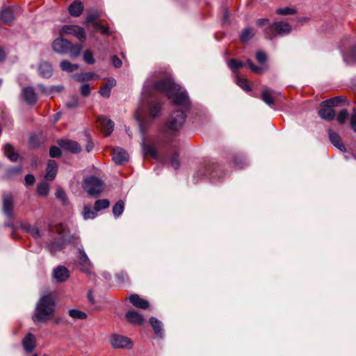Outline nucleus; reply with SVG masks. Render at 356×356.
Wrapping results in <instances>:
<instances>
[{"instance_id": "obj_35", "label": "nucleus", "mask_w": 356, "mask_h": 356, "mask_svg": "<svg viewBox=\"0 0 356 356\" xmlns=\"http://www.w3.org/2000/svg\"><path fill=\"white\" fill-rule=\"evenodd\" d=\"M82 49H83V47L81 44L72 45L70 43V47L69 48V51L67 54H70V56L72 58H75L79 56Z\"/></svg>"}, {"instance_id": "obj_53", "label": "nucleus", "mask_w": 356, "mask_h": 356, "mask_svg": "<svg viewBox=\"0 0 356 356\" xmlns=\"http://www.w3.org/2000/svg\"><path fill=\"white\" fill-rule=\"evenodd\" d=\"M61 154L60 149L59 147L54 146L50 148L49 155L52 158H56L60 156Z\"/></svg>"}, {"instance_id": "obj_34", "label": "nucleus", "mask_w": 356, "mask_h": 356, "mask_svg": "<svg viewBox=\"0 0 356 356\" xmlns=\"http://www.w3.org/2000/svg\"><path fill=\"white\" fill-rule=\"evenodd\" d=\"M124 208V202L122 200L118 201L113 207V213L115 217H119L123 212Z\"/></svg>"}, {"instance_id": "obj_51", "label": "nucleus", "mask_w": 356, "mask_h": 356, "mask_svg": "<svg viewBox=\"0 0 356 356\" xmlns=\"http://www.w3.org/2000/svg\"><path fill=\"white\" fill-rule=\"evenodd\" d=\"M21 171H22V167L21 166H17V167H15V168H10V169H8L7 170L6 176V177L10 178L13 175H14L20 173Z\"/></svg>"}, {"instance_id": "obj_2", "label": "nucleus", "mask_w": 356, "mask_h": 356, "mask_svg": "<svg viewBox=\"0 0 356 356\" xmlns=\"http://www.w3.org/2000/svg\"><path fill=\"white\" fill-rule=\"evenodd\" d=\"M55 311V302L51 296L46 295L40 298L35 307L33 321L44 322L50 320Z\"/></svg>"}, {"instance_id": "obj_21", "label": "nucleus", "mask_w": 356, "mask_h": 356, "mask_svg": "<svg viewBox=\"0 0 356 356\" xmlns=\"http://www.w3.org/2000/svg\"><path fill=\"white\" fill-rule=\"evenodd\" d=\"M38 72L42 78H50L53 73L51 65L45 61L40 63L38 66Z\"/></svg>"}, {"instance_id": "obj_3", "label": "nucleus", "mask_w": 356, "mask_h": 356, "mask_svg": "<svg viewBox=\"0 0 356 356\" xmlns=\"http://www.w3.org/2000/svg\"><path fill=\"white\" fill-rule=\"evenodd\" d=\"M56 232L60 236L62 243L54 242L50 245L51 251H58L63 248V245L67 243H75L79 238L74 235H72L68 227L64 224H60L56 227Z\"/></svg>"}, {"instance_id": "obj_30", "label": "nucleus", "mask_w": 356, "mask_h": 356, "mask_svg": "<svg viewBox=\"0 0 356 356\" xmlns=\"http://www.w3.org/2000/svg\"><path fill=\"white\" fill-rule=\"evenodd\" d=\"M4 154L11 161H16L18 159V154L9 143L6 144L4 147Z\"/></svg>"}, {"instance_id": "obj_41", "label": "nucleus", "mask_w": 356, "mask_h": 356, "mask_svg": "<svg viewBox=\"0 0 356 356\" xmlns=\"http://www.w3.org/2000/svg\"><path fill=\"white\" fill-rule=\"evenodd\" d=\"M69 315L72 318L75 319H85L87 317V315L86 313L78 310V309H70L69 311Z\"/></svg>"}, {"instance_id": "obj_22", "label": "nucleus", "mask_w": 356, "mask_h": 356, "mask_svg": "<svg viewBox=\"0 0 356 356\" xmlns=\"http://www.w3.org/2000/svg\"><path fill=\"white\" fill-rule=\"evenodd\" d=\"M22 345L27 353L31 352L35 347V338L33 334H28L22 340Z\"/></svg>"}, {"instance_id": "obj_33", "label": "nucleus", "mask_w": 356, "mask_h": 356, "mask_svg": "<svg viewBox=\"0 0 356 356\" xmlns=\"http://www.w3.org/2000/svg\"><path fill=\"white\" fill-rule=\"evenodd\" d=\"M143 152L145 155H149L154 159H156L158 156L156 149L150 145H146L144 143L142 144Z\"/></svg>"}, {"instance_id": "obj_38", "label": "nucleus", "mask_w": 356, "mask_h": 356, "mask_svg": "<svg viewBox=\"0 0 356 356\" xmlns=\"http://www.w3.org/2000/svg\"><path fill=\"white\" fill-rule=\"evenodd\" d=\"M161 111V104L157 102L152 103L149 106V115L154 118L157 117Z\"/></svg>"}, {"instance_id": "obj_58", "label": "nucleus", "mask_w": 356, "mask_h": 356, "mask_svg": "<svg viewBox=\"0 0 356 356\" xmlns=\"http://www.w3.org/2000/svg\"><path fill=\"white\" fill-rule=\"evenodd\" d=\"M111 90L109 89L108 87L104 86L100 88L99 92L102 97H108L111 95Z\"/></svg>"}, {"instance_id": "obj_6", "label": "nucleus", "mask_w": 356, "mask_h": 356, "mask_svg": "<svg viewBox=\"0 0 356 356\" xmlns=\"http://www.w3.org/2000/svg\"><path fill=\"white\" fill-rule=\"evenodd\" d=\"M186 120V115L182 111L173 112L169 118L166 126L169 130L177 131L180 129Z\"/></svg>"}, {"instance_id": "obj_5", "label": "nucleus", "mask_w": 356, "mask_h": 356, "mask_svg": "<svg viewBox=\"0 0 356 356\" xmlns=\"http://www.w3.org/2000/svg\"><path fill=\"white\" fill-rule=\"evenodd\" d=\"M82 187L89 195L95 196L103 191L104 183L97 177H89L84 179Z\"/></svg>"}, {"instance_id": "obj_45", "label": "nucleus", "mask_w": 356, "mask_h": 356, "mask_svg": "<svg viewBox=\"0 0 356 356\" xmlns=\"http://www.w3.org/2000/svg\"><path fill=\"white\" fill-rule=\"evenodd\" d=\"M343 99H344L341 96L336 97H334V98H332V99H330L325 101V104H327L331 107H332V106H339L341 102Z\"/></svg>"}, {"instance_id": "obj_47", "label": "nucleus", "mask_w": 356, "mask_h": 356, "mask_svg": "<svg viewBox=\"0 0 356 356\" xmlns=\"http://www.w3.org/2000/svg\"><path fill=\"white\" fill-rule=\"evenodd\" d=\"M83 60L88 64H93L95 59L93 58L92 53L90 50H86L83 53Z\"/></svg>"}, {"instance_id": "obj_15", "label": "nucleus", "mask_w": 356, "mask_h": 356, "mask_svg": "<svg viewBox=\"0 0 356 356\" xmlns=\"http://www.w3.org/2000/svg\"><path fill=\"white\" fill-rule=\"evenodd\" d=\"M318 115L323 120L330 121L334 119L335 112L329 104H325V102H323L321 104V108L318 111Z\"/></svg>"}, {"instance_id": "obj_17", "label": "nucleus", "mask_w": 356, "mask_h": 356, "mask_svg": "<svg viewBox=\"0 0 356 356\" xmlns=\"http://www.w3.org/2000/svg\"><path fill=\"white\" fill-rule=\"evenodd\" d=\"M125 317L132 324L142 325L145 321L143 315L134 310L128 311L125 314Z\"/></svg>"}, {"instance_id": "obj_42", "label": "nucleus", "mask_w": 356, "mask_h": 356, "mask_svg": "<svg viewBox=\"0 0 356 356\" xmlns=\"http://www.w3.org/2000/svg\"><path fill=\"white\" fill-rule=\"evenodd\" d=\"M244 65L245 64L243 63L238 61L235 59H231L228 62V66L233 72H235L240 67H243Z\"/></svg>"}, {"instance_id": "obj_18", "label": "nucleus", "mask_w": 356, "mask_h": 356, "mask_svg": "<svg viewBox=\"0 0 356 356\" xmlns=\"http://www.w3.org/2000/svg\"><path fill=\"white\" fill-rule=\"evenodd\" d=\"M276 93L271 89H264L261 92V99L270 107L273 108Z\"/></svg>"}, {"instance_id": "obj_39", "label": "nucleus", "mask_w": 356, "mask_h": 356, "mask_svg": "<svg viewBox=\"0 0 356 356\" xmlns=\"http://www.w3.org/2000/svg\"><path fill=\"white\" fill-rule=\"evenodd\" d=\"M96 211L92 209L90 207L85 206L83 211V218L86 220L88 219H93L96 216Z\"/></svg>"}, {"instance_id": "obj_50", "label": "nucleus", "mask_w": 356, "mask_h": 356, "mask_svg": "<svg viewBox=\"0 0 356 356\" xmlns=\"http://www.w3.org/2000/svg\"><path fill=\"white\" fill-rule=\"evenodd\" d=\"M247 65L252 70V72L258 73V74H262L264 72V68L261 67H257L254 65L252 60H248Z\"/></svg>"}, {"instance_id": "obj_62", "label": "nucleus", "mask_w": 356, "mask_h": 356, "mask_svg": "<svg viewBox=\"0 0 356 356\" xmlns=\"http://www.w3.org/2000/svg\"><path fill=\"white\" fill-rule=\"evenodd\" d=\"M25 184L27 186L33 185L35 182V177L32 175H27L25 177Z\"/></svg>"}, {"instance_id": "obj_48", "label": "nucleus", "mask_w": 356, "mask_h": 356, "mask_svg": "<svg viewBox=\"0 0 356 356\" xmlns=\"http://www.w3.org/2000/svg\"><path fill=\"white\" fill-rule=\"evenodd\" d=\"M348 112L343 109V110H341L339 114H338V116H337V120L338 122L340 123V124H344L346 120H347L348 117Z\"/></svg>"}, {"instance_id": "obj_44", "label": "nucleus", "mask_w": 356, "mask_h": 356, "mask_svg": "<svg viewBox=\"0 0 356 356\" xmlns=\"http://www.w3.org/2000/svg\"><path fill=\"white\" fill-rule=\"evenodd\" d=\"M296 13V10L292 8L286 7L280 8L276 10V13L282 15H293Z\"/></svg>"}, {"instance_id": "obj_26", "label": "nucleus", "mask_w": 356, "mask_h": 356, "mask_svg": "<svg viewBox=\"0 0 356 356\" xmlns=\"http://www.w3.org/2000/svg\"><path fill=\"white\" fill-rule=\"evenodd\" d=\"M329 138L330 142L341 152L346 151V147L341 141L340 136L332 130H329Z\"/></svg>"}, {"instance_id": "obj_37", "label": "nucleus", "mask_w": 356, "mask_h": 356, "mask_svg": "<svg viewBox=\"0 0 356 356\" xmlns=\"http://www.w3.org/2000/svg\"><path fill=\"white\" fill-rule=\"evenodd\" d=\"M38 195L41 196H46L49 192V185L46 181L40 183L37 188Z\"/></svg>"}, {"instance_id": "obj_23", "label": "nucleus", "mask_w": 356, "mask_h": 356, "mask_svg": "<svg viewBox=\"0 0 356 356\" xmlns=\"http://www.w3.org/2000/svg\"><path fill=\"white\" fill-rule=\"evenodd\" d=\"M69 13L72 17H79L83 10V3L79 1H74L68 8Z\"/></svg>"}, {"instance_id": "obj_11", "label": "nucleus", "mask_w": 356, "mask_h": 356, "mask_svg": "<svg viewBox=\"0 0 356 356\" xmlns=\"http://www.w3.org/2000/svg\"><path fill=\"white\" fill-rule=\"evenodd\" d=\"M13 200L12 195L10 193L4 194L3 196V211L4 214L8 218H13Z\"/></svg>"}, {"instance_id": "obj_46", "label": "nucleus", "mask_w": 356, "mask_h": 356, "mask_svg": "<svg viewBox=\"0 0 356 356\" xmlns=\"http://www.w3.org/2000/svg\"><path fill=\"white\" fill-rule=\"evenodd\" d=\"M136 118L139 124L140 131L143 134V135H144L145 131L146 125H145V123L143 122V120L141 119V113L139 110H137V111H136Z\"/></svg>"}, {"instance_id": "obj_40", "label": "nucleus", "mask_w": 356, "mask_h": 356, "mask_svg": "<svg viewBox=\"0 0 356 356\" xmlns=\"http://www.w3.org/2000/svg\"><path fill=\"white\" fill-rule=\"evenodd\" d=\"M236 83L238 86H240L245 91H250L251 90V88L250 87V86L248 84V81L246 79L236 76Z\"/></svg>"}, {"instance_id": "obj_32", "label": "nucleus", "mask_w": 356, "mask_h": 356, "mask_svg": "<svg viewBox=\"0 0 356 356\" xmlns=\"http://www.w3.org/2000/svg\"><path fill=\"white\" fill-rule=\"evenodd\" d=\"M255 34V32L254 31V30L250 28V27H247L245 29H244L242 32H241V40L243 42H246L248 41H249L251 38H253V36Z\"/></svg>"}, {"instance_id": "obj_1", "label": "nucleus", "mask_w": 356, "mask_h": 356, "mask_svg": "<svg viewBox=\"0 0 356 356\" xmlns=\"http://www.w3.org/2000/svg\"><path fill=\"white\" fill-rule=\"evenodd\" d=\"M155 90L164 92L174 104L188 108L190 99L186 90H181L179 85L175 84L172 79L166 76L154 83Z\"/></svg>"}, {"instance_id": "obj_7", "label": "nucleus", "mask_w": 356, "mask_h": 356, "mask_svg": "<svg viewBox=\"0 0 356 356\" xmlns=\"http://www.w3.org/2000/svg\"><path fill=\"white\" fill-rule=\"evenodd\" d=\"M112 346L115 348H129L132 346L131 340L122 335L113 334L110 339Z\"/></svg>"}, {"instance_id": "obj_4", "label": "nucleus", "mask_w": 356, "mask_h": 356, "mask_svg": "<svg viewBox=\"0 0 356 356\" xmlns=\"http://www.w3.org/2000/svg\"><path fill=\"white\" fill-rule=\"evenodd\" d=\"M291 26L287 22H277L272 24L265 29V35L268 39L272 40L277 35H286L291 33Z\"/></svg>"}, {"instance_id": "obj_52", "label": "nucleus", "mask_w": 356, "mask_h": 356, "mask_svg": "<svg viewBox=\"0 0 356 356\" xmlns=\"http://www.w3.org/2000/svg\"><path fill=\"white\" fill-rule=\"evenodd\" d=\"M93 27L96 29L97 30L101 31L102 34L104 35H108L109 34V30L108 27L104 26L102 24L95 22L93 23Z\"/></svg>"}, {"instance_id": "obj_9", "label": "nucleus", "mask_w": 356, "mask_h": 356, "mask_svg": "<svg viewBox=\"0 0 356 356\" xmlns=\"http://www.w3.org/2000/svg\"><path fill=\"white\" fill-rule=\"evenodd\" d=\"M52 47L56 52L65 54L69 51L70 42L61 38H58L54 41Z\"/></svg>"}, {"instance_id": "obj_36", "label": "nucleus", "mask_w": 356, "mask_h": 356, "mask_svg": "<svg viewBox=\"0 0 356 356\" xmlns=\"http://www.w3.org/2000/svg\"><path fill=\"white\" fill-rule=\"evenodd\" d=\"M110 205V202L106 199L98 200L95 203L94 209L96 211L107 209Z\"/></svg>"}, {"instance_id": "obj_16", "label": "nucleus", "mask_w": 356, "mask_h": 356, "mask_svg": "<svg viewBox=\"0 0 356 356\" xmlns=\"http://www.w3.org/2000/svg\"><path fill=\"white\" fill-rule=\"evenodd\" d=\"M54 278L58 282H65L70 277V272L65 266H58L54 270Z\"/></svg>"}, {"instance_id": "obj_57", "label": "nucleus", "mask_w": 356, "mask_h": 356, "mask_svg": "<svg viewBox=\"0 0 356 356\" xmlns=\"http://www.w3.org/2000/svg\"><path fill=\"white\" fill-rule=\"evenodd\" d=\"M81 94L84 97H88L90 93V88L88 84H83L80 88Z\"/></svg>"}, {"instance_id": "obj_64", "label": "nucleus", "mask_w": 356, "mask_h": 356, "mask_svg": "<svg viewBox=\"0 0 356 356\" xmlns=\"http://www.w3.org/2000/svg\"><path fill=\"white\" fill-rule=\"evenodd\" d=\"M115 85H116V81L113 78H110L108 79L107 82L106 83V84L104 86H106V87H108V88L111 90L112 88L114 87Z\"/></svg>"}, {"instance_id": "obj_27", "label": "nucleus", "mask_w": 356, "mask_h": 356, "mask_svg": "<svg viewBox=\"0 0 356 356\" xmlns=\"http://www.w3.org/2000/svg\"><path fill=\"white\" fill-rule=\"evenodd\" d=\"M149 323L152 326L156 336L159 337H163V324L161 321L158 320L154 317H151L149 318Z\"/></svg>"}, {"instance_id": "obj_31", "label": "nucleus", "mask_w": 356, "mask_h": 356, "mask_svg": "<svg viewBox=\"0 0 356 356\" xmlns=\"http://www.w3.org/2000/svg\"><path fill=\"white\" fill-rule=\"evenodd\" d=\"M60 68L63 71L67 72H72L79 68L78 64H72L67 60H63L60 62Z\"/></svg>"}, {"instance_id": "obj_55", "label": "nucleus", "mask_w": 356, "mask_h": 356, "mask_svg": "<svg viewBox=\"0 0 356 356\" xmlns=\"http://www.w3.org/2000/svg\"><path fill=\"white\" fill-rule=\"evenodd\" d=\"M256 59L259 63H264L267 60V57L264 52L259 51L256 53Z\"/></svg>"}, {"instance_id": "obj_49", "label": "nucleus", "mask_w": 356, "mask_h": 356, "mask_svg": "<svg viewBox=\"0 0 356 356\" xmlns=\"http://www.w3.org/2000/svg\"><path fill=\"white\" fill-rule=\"evenodd\" d=\"M56 197L59 199L60 201H62L64 204L67 201V197L65 193V191L63 190V188L58 187L56 190Z\"/></svg>"}, {"instance_id": "obj_54", "label": "nucleus", "mask_w": 356, "mask_h": 356, "mask_svg": "<svg viewBox=\"0 0 356 356\" xmlns=\"http://www.w3.org/2000/svg\"><path fill=\"white\" fill-rule=\"evenodd\" d=\"M99 17V15L97 12H95L94 13L88 14L86 18V22L88 24H92L93 25V23L95 22V20L97 19Z\"/></svg>"}, {"instance_id": "obj_25", "label": "nucleus", "mask_w": 356, "mask_h": 356, "mask_svg": "<svg viewBox=\"0 0 356 356\" xmlns=\"http://www.w3.org/2000/svg\"><path fill=\"white\" fill-rule=\"evenodd\" d=\"M57 173V164L55 161L50 160L47 163L46 170L45 179L47 180H53Z\"/></svg>"}, {"instance_id": "obj_29", "label": "nucleus", "mask_w": 356, "mask_h": 356, "mask_svg": "<svg viewBox=\"0 0 356 356\" xmlns=\"http://www.w3.org/2000/svg\"><path fill=\"white\" fill-rule=\"evenodd\" d=\"M74 79L78 81L83 82L91 80L92 79H99V75L92 72H86L75 75Z\"/></svg>"}, {"instance_id": "obj_28", "label": "nucleus", "mask_w": 356, "mask_h": 356, "mask_svg": "<svg viewBox=\"0 0 356 356\" xmlns=\"http://www.w3.org/2000/svg\"><path fill=\"white\" fill-rule=\"evenodd\" d=\"M343 59L347 63L356 62V44H353L350 49L343 54Z\"/></svg>"}, {"instance_id": "obj_24", "label": "nucleus", "mask_w": 356, "mask_h": 356, "mask_svg": "<svg viewBox=\"0 0 356 356\" xmlns=\"http://www.w3.org/2000/svg\"><path fill=\"white\" fill-rule=\"evenodd\" d=\"M15 19L13 9L7 8L3 10L0 13V21L10 25Z\"/></svg>"}, {"instance_id": "obj_10", "label": "nucleus", "mask_w": 356, "mask_h": 356, "mask_svg": "<svg viewBox=\"0 0 356 356\" xmlns=\"http://www.w3.org/2000/svg\"><path fill=\"white\" fill-rule=\"evenodd\" d=\"M113 160L118 164L121 165L128 161L129 154L128 153L121 147H115L113 149Z\"/></svg>"}, {"instance_id": "obj_63", "label": "nucleus", "mask_w": 356, "mask_h": 356, "mask_svg": "<svg viewBox=\"0 0 356 356\" xmlns=\"http://www.w3.org/2000/svg\"><path fill=\"white\" fill-rule=\"evenodd\" d=\"M112 63L115 67H120L122 66L121 60L116 56L112 57Z\"/></svg>"}, {"instance_id": "obj_61", "label": "nucleus", "mask_w": 356, "mask_h": 356, "mask_svg": "<svg viewBox=\"0 0 356 356\" xmlns=\"http://www.w3.org/2000/svg\"><path fill=\"white\" fill-rule=\"evenodd\" d=\"M79 99L77 97H74L71 102L65 104L66 106L69 108H76L78 106Z\"/></svg>"}, {"instance_id": "obj_12", "label": "nucleus", "mask_w": 356, "mask_h": 356, "mask_svg": "<svg viewBox=\"0 0 356 356\" xmlns=\"http://www.w3.org/2000/svg\"><path fill=\"white\" fill-rule=\"evenodd\" d=\"M58 144L63 149L70 151L72 153H79L81 150V145L74 140H61L59 141Z\"/></svg>"}, {"instance_id": "obj_14", "label": "nucleus", "mask_w": 356, "mask_h": 356, "mask_svg": "<svg viewBox=\"0 0 356 356\" xmlns=\"http://www.w3.org/2000/svg\"><path fill=\"white\" fill-rule=\"evenodd\" d=\"M99 126L106 136H109L113 131L114 123L106 117H100L98 119Z\"/></svg>"}, {"instance_id": "obj_56", "label": "nucleus", "mask_w": 356, "mask_h": 356, "mask_svg": "<svg viewBox=\"0 0 356 356\" xmlns=\"http://www.w3.org/2000/svg\"><path fill=\"white\" fill-rule=\"evenodd\" d=\"M171 165L175 169H178L179 167V156L177 154L172 155L170 161Z\"/></svg>"}, {"instance_id": "obj_13", "label": "nucleus", "mask_w": 356, "mask_h": 356, "mask_svg": "<svg viewBox=\"0 0 356 356\" xmlns=\"http://www.w3.org/2000/svg\"><path fill=\"white\" fill-rule=\"evenodd\" d=\"M77 257L81 266V270L88 272L91 267V262L82 246L78 248Z\"/></svg>"}, {"instance_id": "obj_59", "label": "nucleus", "mask_w": 356, "mask_h": 356, "mask_svg": "<svg viewBox=\"0 0 356 356\" xmlns=\"http://www.w3.org/2000/svg\"><path fill=\"white\" fill-rule=\"evenodd\" d=\"M350 126L355 132H356V108L353 109V113L350 118Z\"/></svg>"}, {"instance_id": "obj_43", "label": "nucleus", "mask_w": 356, "mask_h": 356, "mask_svg": "<svg viewBox=\"0 0 356 356\" xmlns=\"http://www.w3.org/2000/svg\"><path fill=\"white\" fill-rule=\"evenodd\" d=\"M24 228L26 232L30 233L35 238H39L40 237V231L36 227L27 225L25 226Z\"/></svg>"}, {"instance_id": "obj_19", "label": "nucleus", "mask_w": 356, "mask_h": 356, "mask_svg": "<svg viewBox=\"0 0 356 356\" xmlns=\"http://www.w3.org/2000/svg\"><path fill=\"white\" fill-rule=\"evenodd\" d=\"M22 95L25 101L31 105H33L37 102V95L32 87L24 88L22 90Z\"/></svg>"}, {"instance_id": "obj_8", "label": "nucleus", "mask_w": 356, "mask_h": 356, "mask_svg": "<svg viewBox=\"0 0 356 356\" xmlns=\"http://www.w3.org/2000/svg\"><path fill=\"white\" fill-rule=\"evenodd\" d=\"M62 31L65 34L73 35L80 40H83L86 38V32L84 29L76 25L63 26Z\"/></svg>"}, {"instance_id": "obj_20", "label": "nucleus", "mask_w": 356, "mask_h": 356, "mask_svg": "<svg viewBox=\"0 0 356 356\" xmlns=\"http://www.w3.org/2000/svg\"><path fill=\"white\" fill-rule=\"evenodd\" d=\"M129 300L134 306L143 309L148 308L149 305L147 300L143 299L137 294L130 296Z\"/></svg>"}, {"instance_id": "obj_60", "label": "nucleus", "mask_w": 356, "mask_h": 356, "mask_svg": "<svg viewBox=\"0 0 356 356\" xmlns=\"http://www.w3.org/2000/svg\"><path fill=\"white\" fill-rule=\"evenodd\" d=\"M85 136L86 137L88 143L86 145V150L88 152H90L93 149V143L91 141L90 136H89L88 132H85Z\"/></svg>"}]
</instances>
